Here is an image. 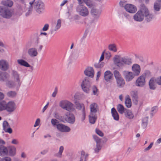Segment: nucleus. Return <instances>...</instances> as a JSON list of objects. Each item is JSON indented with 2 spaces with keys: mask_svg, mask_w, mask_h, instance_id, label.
<instances>
[{
  "mask_svg": "<svg viewBox=\"0 0 161 161\" xmlns=\"http://www.w3.org/2000/svg\"><path fill=\"white\" fill-rule=\"evenodd\" d=\"M153 142H151L150 145L147 147L146 148L144 151L145 152H146L147 151L149 150L152 147L153 145Z\"/></svg>",
  "mask_w": 161,
  "mask_h": 161,
  "instance_id": "nucleus-61",
  "label": "nucleus"
},
{
  "mask_svg": "<svg viewBox=\"0 0 161 161\" xmlns=\"http://www.w3.org/2000/svg\"><path fill=\"white\" fill-rule=\"evenodd\" d=\"M61 20L60 19H58L57 21V23L54 29L51 30V34L52 35H54L56 33V31H57L60 27L61 26Z\"/></svg>",
  "mask_w": 161,
  "mask_h": 161,
  "instance_id": "nucleus-24",
  "label": "nucleus"
},
{
  "mask_svg": "<svg viewBox=\"0 0 161 161\" xmlns=\"http://www.w3.org/2000/svg\"><path fill=\"white\" fill-rule=\"evenodd\" d=\"M92 92L94 95H97L98 94V90L95 86H93L92 87Z\"/></svg>",
  "mask_w": 161,
  "mask_h": 161,
  "instance_id": "nucleus-52",
  "label": "nucleus"
},
{
  "mask_svg": "<svg viewBox=\"0 0 161 161\" xmlns=\"http://www.w3.org/2000/svg\"><path fill=\"white\" fill-rule=\"evenodd\" d=\"M108 48L109 50L111 51L115 52L117 51L116 46L114 44H110L108 45Z\"/></svg>",
  "mask_w": 161,
  "mask_h": 161,
  "instance_id": "nucleus-45",
  "label": "nucleus"
},
{
  "mask_svg": "<svg viewBox=\"0 0 161 161\" xmlns=\"http://www.w3.org/2000/svg\"><path fill=\"white\" fill-rule=\"evenodd\" d=\"M113 77V74L110 71H106L104 73V78L107 82H110Z\"/></svg>",
  "mask_w": 161,
  "mask_h": 161,
  "instance_id": "nucleus-19",
  "label": "nucleus"
},
{
  "mask_svg": "<svg viewBox=\"0 0 161 161\" xmlns=\"http://www.w3.org/2000/svg\"><path fill=\"white\" fill-rule=\"evenodd\" d=\"M65 115L66 117L65 120L66 121L71 124L74 123L75 119L74 115L73 114L69 112H67L65 114Z\"/></svg>",
  "mask_w": 161,
  "mask_h": 161,
  "instance_id": "nucleus-11",
  "label": "nucleus"
},
{
  "mask_svg": "<svg viewBox=\"0 0 161 161\" xmlns=\"http://www.w3.org/2000/svg\"><path fill=\"white\" fill-rule=\"evenodd\" d=\"M91 14L92 17L93 18L94 21L97 20L99 18L101 13V11L99 10L93 8L91 10Z\"/></svg>",
  "mask_w": 161,
  "mask_h": 161,
  "instance_id": "nucleus-16",
  "label": "nucleus"
},
{
  "mask_svg": "<svg viewBox=\"0 0 161 161\" xmlns=\"http://www.w3.org/2000/svg\"><path fill=\"white\" fill-rule=\"evenodd\" d=\"M117 110L119 114H123L125 111L127 109H125L123 106L121 104H119L117 106Z\"/></svg>",
  "mask_w": 161,
  "mask_h": 161,
  "instance_id": "nucleus-39",
  "label": "nucleus"
},
{
  "mask_svg": "<svg viewBox=\"0 0 161 161\" xmlns=\"http://www.w3.org/2000/svg\"><path fill=\"white\" fill-rule=\"evenodd\" d=\"M28 53L29 55L31 57H35L38 55L37 49L35 47L29 49L28 51Z\"/></svg>",
  "mask_w": 161,
  "mask_h": 161,
  "instance_id": "nucleus-20",
  "label": "nucleus"
},
{
  "mask_svg": "<svg viewBox=\"0 0 161 161\" xmlns=\"http://www.w3.org/2000/svg\"><path fill=\"white\" fill-rule=\"evenodd\" d=\"M143 75H142L137 79L135 84L137 86L142 87L145 85L146 82V78Z\"/></svg>",
  "mask_w": 161,
  "mask_h": 161,
  "instance_id": "nucleus-12",
  "label": "nucleus"
},
{
  "mask_svg": "<svg viewBox=\"0 0 161 161\" xmlns=\"http://www.w3.org/2000/svg\"><path fill=\"white\" fill-rule=\"evenodd\" d=\"M111 113L114 119L116 120H118L119 119V114L114 108H113L111 109Z\"/></svg>",
  "mask_w": 161,
  "mask_h": 161,
  "instance_id": "nucleus-31",
  "label": "nucleus"
},
{
  "mask_svg": "<svg viewBox=\"0 0 161 161\" xmlns=\"http://www.w3.org/2000/svg\"><path fill=\"white\" fill-rule=\"evenodd\" d=\"M143 11L144 18L146 21L150 22L155 18V16L153 14L150 13L147 8L145 5Z\"/></svg>",
  "mask_w": 161,
  "mask_h": 161,
  "instance_id": "nucleus-8",
  "label": "nucleus"
},
{
  "mask_svg": "<svg viewBox=\"0 0 161 161\" xmlns=\"http://www.w3.org/2000/svg\"><path fill=\"white\" fill-rule=\"evenodd\" d=\"M89 80L90 79L88 77H85L81 84L82 90L87 93H89L90 88L91 87V83Z\"/></svg>",
  "mask_w": 161,
  "mask_h": 161,
  "instance_id": "nucleus-5",
  "label": "nucleus"
},
{
  "mask_svg": "<svg viewBox=\"0 0 161 161\" xmlns=\"http://www.w3.org/2000/svg\"><path fill=\"white\" fill-rule=\"evenodd\" d=\"M102 146L100 143H97L96 147L94 149L95 152L96 153H98L99 151L101 150L102 148Z\"/></svg>",
  "mask_w": 161,
  "mask_h": 161,
  "instance_id": "nucleus-50",
  "label": "nucleus"
},
{
  "mask_svg": "<svg viewBox=\"0 0 161 161\" xmlns=\"http://www.w3.org/2000/svg\"><path fill=\"white\" fill-rule=\"evenodd\" d=\"M8 150L9 152L10 156H14L16 153V149L15 147L13 146H10L8 147Z\"/></svg>",
  "mask_w": 161,
  "mask_h": 161,
  "instance_id": "nucleus-38",
  "label": "nucleus"
},
{
  "mask_svg": "<svg viewBox=\"0 0 161 161\" xmlns=\"http://www.w3.org/2000/svg\"><path fill=\"white\" fill-rule=\"evenodd\" d=\"M94 70L93 68L91 67H88L84 71V74L86 76L93 78L94 76Z\"/></svg>",
  "mask_w": 161,
  "mask_h": 161,
  "instance_id": "nucleus-17",
  "label": "nucleus"
},
{
  "mask_svg": "<svg viewBox=\"0 0 161 161\" xmlns=\"http://www.w3.org/2000/svg\"><path fill=\"white\" fill-rule=\"evenodd\" d=\"M123 74L126 81H129L134 77L135 75L131 72L127 71H124Z\"/></svg>",
  "mask_w": 161,
  "mask_h": 161,
  "instance_id": "nucleus-14",
  "label": "nucleus"
},
{
  "mask_svg": "<svg viewBox=\"0 0 161 161\" xmlns=\"http://www.w3.org/2000/svg\"><path fill=\"white\" fill-rule=\"evenodd\" d=\"M5 101L2 100L0 102V112L5 110Z\"/></svg>",
  "mask_w": 161,
  "mask_h": 161,
  "instance_id": "nucleus-49",
  "label": "nucleus"
},
{
  "mask_svg": "<svg viewBox=\"0 0 161 161\" xmlns=\"http://www.w3.org/2000/svg\"><path fill=\"white\" fill-rule=\"evenodd\" d=\"M58 89L57 87H56L54 91L52 93V96L53 97H55L57 93Z\"/></svg>",
  "mask_w": 161,
  "mask_h": 161,
  "instance_id": "nucleus-63",
  "label": "nucleus"
},
{
  "mask_svg": "<svg viewBox=\"0 0 161 161\" xmlns=\"http://www.w3.org/2000/svg\"><path fill=\"white\" fill-rule=\"evenodd\" d=\"M125 8L127 11L130 13H134L137 11L136 7L130 4H126Z\"/></svg>",
  "mask_w": 161,
  "mask_h": 161,
  "instance_id": "nucleus-15",
  "label": "nucleus"
},
{
  "mask_svg": "<svg viewBox=\"0 0 161 161\" xmlns=\"http://www.w3.org/2000/svg\"><path fill=\"white\" fill-rule=\"evenodd\" d=\"M90 114H96L98 109V107L97 104L93 103L91 104L90 106Z\"/></svg>",
  "mask_w": 161,
  "mask_h": 161,
  "instance_id": "nucleus-22",
  "label": "nucleus"
},
{
  "mask_svg": "<svg viewBox=\"0 0 161 161\" xmlns=\"http://www.w3.org/2000/svg\"><path fill=\"white\" fill-rule=\"evenodd\" d=\"M8 68V63L4 60H0V69L3 70H6Z\"/></svg>",
  "mask_w": 161,
  "mask_h": 161,
  "instance_id": "nucleus-23",
  "label": "nucleus"
},
{
  "mask_svg": "<svg viewBox=\"0 0 161 161\" xmlns=\"http://www.w3.org/2000/svg\"><path fill=\"white\" fill-rule=\"evenodd\" d=\"M97 119V116L96 114H90L89 115V122L91 124H94Z\"/></svg>",
  "mask_w": 161,
  "mask_h": 161,
  "instance_id": "nucleus-36",
  "label": "nucleus"
},
{
  "mask_svg": "<svg viewBox=\"0 0 161 161\" xmlns=\"http://www.w3.org/2000/svg\"><path fill=\"white\" fill-rule=\"evenodd\" d=\"M16 108L15 103L13 101L7 102L5 101V110L9 114L13 112Z\"/></svg>",
  "mask_w": 161,
  "mask_h": 161,
  "instance_id": "nucleus-7",
  "label": "nucleus"
},
{
  "mask_svg": "<svg viewBox=\"0 0 161 161\" xmlns=\"http://www.w3.org/2000/svg\"><path fill=\"white\" fill-rule=\"evenodd\" d=\"M114 77L116 79H116H118L120 78H122L121 75L120 74L118 70H115L114 71Z\"/></svg>",
  "mask_w": 161,
  "mask_h": 161,
  "instance_id": "nucleus-51",
  "label": "nucleus"
},
{
  "mask_svg": "<svg viewBox=\"0 0 161 161\" xmlns=\"http://www.w3.org/2000/svg\"><path fill=\"white\" fill-rule=\"evenodd\" d=\"M76 108L79 109L80 110L82 108V110H85V106L83 104H81L79 102L75 103Z\"/></svg>",
  "mask_w": 161,
  "mask_h": 161,
  "instance_id": "nucleus-44",
  "label": "nucleus"
},
{
  "mask_svg": "<svg viewBox=\"0 0 161 161\" xmlns=\"http://www.w3.org/2000/svg\"><path fill=\"white\" fill-rule=\"evenodd\" d=\"M14 14L13 10L7 7L0 6V16L4 19H10Z\"/></svg>",
  "mask_w": 161,
  "mask_h": 161,
  "instance_id": "nucleus-2",
  "label": "nucleus"
},
{
  "mask_svg": "<svg viewBox=\"0 0 161 161\" xmlns=\"http://www.w3.org/2000/svg\"><path fill=\"white\" fill-rule=\"evenodd\" d=\"M104 64V62L99 61L98 63H95L94 64V66L96 68H101L103 66Z\"/></svg>",
  "mask_w": 161,
  "mask_h": 161,
  "instance_id": "nucleus-47",
  "label": "nucleus"
},
{
  "mask_svg": "<svg viewBox=\"0 0 161 161\" xmlns=\"http://www.w3.org/2000/svg\"><path fill=\"white\" fill-rule=\"evenodd\" d=\"M59 105L63 109L69 111H73L75 110L73 104L67 100L61 101Z\"/></svg>",
  "mask_w": 161,
  "mask_h": 161,
  "instance_id": "nucleus-3",
  "label": "nucleus"
},
{
  "mask_svg": "<svg viewBox=\"0 0 161 161\" xmlns=\"http://www.w3.org/2000/svg\"><path fill=\"white\" fill-rule=\"evenodd\" d=\"M8 74L6 72H3L0 71V80L5 81L8 77Z\"/></svg>",
  "mask_w": 161,
  "mask_h": 161,
  "instance_id": "nucleus-37",
  "label": "nucleus"
},
{
  "mask_svg": "<svg viewBox=\"0 0 161 161\" xmlns=\"http://www.w3.org/2000/svg\"><path fill=\"white\" fill-rule=\"evenodd\" d=\"M3 128L4 131L6 129L10 127V125L7 121H4L3 122Z\"/></svg>",
  "mask_w": 161,
  "mask_h": 161,
  "instance_id": "nucleus-53",
  "label": "nucleus"
},
{
  "mask_svg": "<svg viewBox=\"0 0 161 161\" xmlns=\"http://www.w3.org/2000/svg\"><path fill=\"white\" fill-rule=\"evenodd\" d=\"M12 75L15 82H16L17 88H19L22 82L20 74L17 71L13 69L12 70Z\"/></svg>",
  "mask_w": 161,
  "mask_h": 161,
  "instance_id": "nucleus-6",
  "label": "nucleus"
},
{
  "mask_svg": "<svg viewBox=\"0 0 161 161\" xmlns=\"http://www.w3.org/2000/svg\"><path fill=\"white\" fill-rule=\"evenodd\" d=\"M148 117H144L142 120V125L143 128H145L147 126L148 123Z\"/></svg>",
  "mask_w": 161,
  "mask_h": 161,
  "instance_id": "nucleus-42",
  "label": "nucleus"
},
{
  "mask_svg": "<svg viewBox=\"0 0 161 161\" xmlns=\"http://www.w3.org/2000/svg\"><path fill=\"white\" fill-rule=\"evenodd\" d=\"M88 156L87 154L85 153L84 151H81L79 161H87L88 159Z\"/></svg>",
  "mask_w": 161,
  "mask_h": 161,
  "instance_id": "nucleus-35",
  "label": "nucleus"
},
{
  "mask_svg": "<svg viewBox=\"0 0 161 161\" xmlns=\"http://www.w3.org/2000/svg\"><path fill=\"white\" fill-rule=\"evenodd\" d=\"M156 81L154 78H152L150 80L149 82V88L151 90H154L156 89L157 86Z\"/></svg>",
  "mask_w": 161,
  "mask_h": 161,
  "instance_id": "nucleus-25",
  "label": "nucleus"
},
{
  "mask_svg": "<svg viewBox=\"0 0 161 161\" xmlns=\"http://www.w3.org/2000/svg\"><path fill=\"white\" fill-rule=\"evenodd\" d=\"M51 124L53 126H56L57 124L58 123V121L56 119H52L51 121Z\"/></svg>",
  "mask_w": 161,
  "mask_h": 161,
  "instance_id": "nucleus-54",
  "label": "nucleus"
},
{
  "mask_svg": "<svg viewBox=\"0 0 161 161\" xmlns=\"http://www.w3.org/2000/svg\"><path fill=\"white\" fill-rule=\"evenodd\" d=\"M144 5H142L140 7V10H138L133 16V19L135 21L142 22L144 19L143 10Z\"/></svg>",
  "mask_w": 161,
  "mask_h": 161,
  "instance_id": "nucleus-4",
  "label": "nucleus"
},
{
  "mask_svg": "<svg viewBox=\"0 0 161 161\" xmlns=\"http://www.w3.org/2000/svg\"><path fill=\"white\" fill-rule=\"evenodd\" d=\"M18 64L20 65L26 67H30L31 66L25 61L22 59H19L17 60Z\"/></svg>",
  "mask_w": 161,
  "mask_h": 161,
  "instance_id": "nucleus-34",
  "label": "nucleus"
},
{
  "mask_svg": "<svg viewBox=\"0 0 161 161\" xmlns=\"http://www.w3.org/2000/svg\"><path fill=\"white\" fill-rule=\"evenodd\" d=\"M114 64L119 68L125 67L126 65H130L132 63L131 58L127 57L120 58L118 55L115 56L114 58Z\"/></svg>",
  "mask_w": 161,
  "mask_h": 161,
  "instance_id": "nucleus-1",
  "label": "nucleus"
},
{
  "mask_svg": "<svg viewBox=\"0 0 161 161\" xmlns=\"http://www.w3.org/2000/svg\"><path fill=\"white\" fill-rule=\"evenodd\" d=\"M132 100L136 104L138 103V93L137 91H132L130 92Z\"/></svg>",
  "mask_w": 161,
  "mask_h": 161,
  "instance_id": "nucleus-26",
  "label": "nucleus"
},
{
  "mask_svg": "<svg viewBox=\"0 0 161 161\" xmlns=\"http://www.w3.org/2000/svg\"><path fill=\"white\" fill-rule=\"evenodd\" d=\"M132 70L135 75L138 76L140 72V67L138 64H134L132 66Z\"/></svg>",
  "mask_w": 161,
  "mask_h": 161,
  "instance_id": "nucleus-21",
  "label": "nucleus"
},
{
  "mask_svg": "<svg viewBox=\"0 0 161 161\" xmlns=\"http://www.w3.org/2000/svg\"><path fill=\"white\" fill-rule=\"evenodd\" d=\"M64 150V147L63 146H60L59 147L58 152L57 153L55 154L54 156L58 158H61Z\"/></svg>",
  "mask_w": 161,
  "mask_h": 161,
  "instance_id": "nucleus-41",
  "label": "nucleus"
},
{
  "mask_svg": "<svg viewBox=\"0 0 161 161\" xmlns=\"http://www.w3.org/2000/svg\"><path fill=\"white\" fill-rule=\"evenodd\" d=\"M158 110V107L157 106L152 107L151 109L150 115L151 117L157 112Z\"/></svg>",
  "mask_w": 161,
  "mask_h": 161,
  "instance_id": "nucleus-43",
  "label": "nucleus"
},
{
  "mask_svg": "<svg viewBox=\"0 0 161 161\" xmlns=\"http://www.w3.org/2000/svg\"><path fill=\"white\" fill-rule=\"evenodd\" d=\"M83 1L89 7H91L92 6V4L90 0H83Z\"/></svg>",
  "mask_w": 161,
  "mask_h": 161,
  "instance_id": "nucleus-58",
  "label": "nucleus"
},
{
  "mask_svg": "<svg viewBox=\"0 0 161 161\" xmlns=\"http://www.w3.org/2000/svg\"><path fill=\"white\" fill-rule=\"evenodd\" d=\"M125 103L126 106L128 108H130L131 106V99L128 97L126 98L125 100Z\"/></svg>",
  "mask_w": 161,
  "mask_h": 161,
  "instance_id": "nucleus-48",
  "label": "nucleus"
},
{
  "mask_svg": "<svg viewBox=\"0 0 161 161\" xmlns=\"http://www.w3.org/2000/svg\"><path fill=\"white\" fill-rule=\"evenodd\" d=\"M57 128L59 131L62 132H68L71 130L69 126L61 124H58Z\"/></svg>",
  "mask_w": 161,
  "mask_h": 161,
  "instance_id": "nucleus-13",
  "label": "nucleus"
},
{
  "mask_svg": "<svg viewBox=\"0 0 161 161\" xmlns=\"http://www.w3.org/2000/svg\"><path fill=\"white\" fill-rule=\"evenodd\" d=\"M153 9L154 12L156 14L157 12L159 11L161 9V2H156L154 4Z\"/></svg>",
  "mask_w": 161,
  "mask_h": 161,
  "instance_id": "nucleus-30",
  "label": "nucleus"
},
{
  "mask_svg": "<svg viewBox=\"0 0 161 161\" xmlns=\"http://www.w3.org/2000/svg\"><path fill=\"white\" fill-rule=\"evenodd\" d=\"M142 75H144L143 76L146 78V77H148L151 76V72L149 70H146Z\"/></svg>",
  "mask_w": 161,
  "mask_h": 161,
  "instance_id": "nucleus-57",
  "label": "nucleus"
},
{
  "mask_svg": "<svg viewBox=\"0 0 161 161\" xmlns=\"http://www.w3.org/2000/svg\"><path fill=\"white\" fill-rule=\"evenodd\" d=\"M3 6L11 7L13 4V2L10 0H3L1 2Z\"/></svg>",
  "mask_w": 161,
  "mask_h": 161,
  "instance_id": "nucleus-28",
  "label": "nucleus"
},
{
  "mask_svg": "<svg viewBox=\"0 0 161 161\" xmlns=\"http://www.w3.org/2000/svg\"><path fill=\"white\" fill-rule=\"evenodd\" d=\"M156 82L159 85H161V76H159L155 79Z\"/></svg>",
  "mask_w": 161,
  "mask_h": 161,
  "instance_id": "nucleus-60",
  "label": "nucleus"
},
{
  "mask_svg": "<svg viewBox=\"0 0 161 161\" xmlns=\"http://www.w3.org/2000/svg\"><path fill=\"white\" fill-rule=\"evenodd\" d=\"M35 0H34L32 2H29L30 6H29L28 9V11L25 14V16H28L30 14H31L32 12L33 9V4Z\"/></svg>",
  "mask_w": 161,
  "mask_h": 161,
  "instance_id": "nucleus-40",
  "label": "nucleus"
},
{
  "mask_svg": "<svg viewBox=\"0 0 161 161\" xmlns=\"http://www.w3.org/2000/svg\"><path fill=\"white\" fill-rule=\"evenodd\" d=\"M95 131L96 133L100 136L103 137V134L102 131L98 129H96Z\"/></svg>",
  "mask_w": 161,
  "mask_h": 161,
  "instance_id": "nucleus-59",
  "label": "nucleus"
},
{
  "mask_svg": "<svg viewBox=\"0 0 161 161\" xmlns=\"http://www.w3.org/2000/svg\"><path fill=\"white\" fill-rule=\"evenodd\" d=\"M116 80L117 84V86L118 87H122L124 86L125 82V80L122 77L116 79Z\"/></svg>",
  "mask_w": 161,
  "mask_h": 161,
  "instance_id": "nucleus-33",
  "label": "nucleus"
},
{
  "mask_svg": "<svg viewBox=\"0 0 161 161\" xmlns=\"http://www.w3.org/2000/svg\"><path fill=\"white\" fill-rule=\"evenodd\" d=\"M16 92L14 91H9L7 93V96L13 98L15 97L16 95Z\"/></svg>",
  "mask_w": 161,
  "mask_h": 161,
  "instance_id": "nucleus-46",
  "label": "nucleus"
},
{
  "mask_svg": "<svg viewBox=\"0 0 161 161\" xmlns=\"http://www.w3.org/2000/svg\"><path fill=\"white\" fill-rule=\"evenodd\" d=\"M35 8L36 12L39 14H41L45 9L44 3L41 0H38L35 3Z\"/></svg>",
  "mask_w": 161,
  "mask_h": 161,
  "instance_id": "nucleus-10",
  "label": "nucleus"
},
{
  "mask_svg": "<svg viewBox=\"0 0 161 161\" xmlns=\"http://www.w3.org/2000/svg\"><path fill=\"white\" fill-rule=\"evenodd\" d=\"M18 10L20 12H24L25 10L26 5L24 0H20V4L17 6Z\"/></svg>",
  "mask_w": 161,
  "mask_h": 161,
  "instance_id": "nucleus-18",
  "label": "nucleus"
},
{
  "mask_svg": "<svg viewBox=\"0 0 161 161\" xmlns=\"http://www.w3.org/2000/svg\"><path fill=\"white\" fill-rule=\"evenodd\" d=\"M49 25L48 24H46L42 29V31H47L48 29Z\"/></svg>",
  "mask_w": 161,
  "mask_h": 161,
  "instance_id": "nucleus-62",
  "label": "nucleus"
},
{
  "mask_svg": "<svg viewBox=\"0 0 161 161\" xmlns=\"http://www.w3.org/2000/svg\"><path fill=\"white\" fill-rule=\"evenodd\" d=\"M93 137L94 140L97 143H100L101 142V139L97 136L94 135L93 136Z\"/></svg>",
  "mask_w": 161,
  "mask_h": 161,
  "instance_id": "nucleus-56",
  "label": "nucleus"
},
{
  "mask_svg": "<svg viewBox=\"0 0 161 161\" xmlns=\"http://www.w3.org/2000/svg\"><path fill=\"white\" fill-rule=\"evenodd\" d=\"M16 82L10 80L8 81L6 83L7 86L9 88H14L15 87L17 90H18L19 88H17Z\"/></svg>",
  "mask_w": 161,
  "mask_h": 161,
  "instance_id": "nucleus-32",
  "label": "nucleus"
},
{
  "mask_svg": "<svg viewBox=\"0 0 161 161\" xmlns=\"http://www.w3.org/2000/svg\"><path fill=\"white\" fill-rule=\"evenodd\" d=\"M76 10L80 15L83 17L86 16L89 14L87 8L82 5L78 6L77 7Z\"/></svg>",
  "mask_w": 161,
  "mask_h": 161,
  "instance_id": "nucleus-9",
  "label": "nucleus"
},
{
  "mask_svg": "<svg viewBox=\"0 0 161 161\" xmlns=\"http://www.w3.org/2000/svg\"><path fill=\"white\" fill-rule=\"evenodd\" d=\"M60 115H59L57 113H55L54 114L55 118L56 119H58L61 120V121L63 122H64V120H63L62 119V117Z\"/></svg>",
  "mask_w": 161,
  "mask_h": 161,
  "instance_id": "nucleus-55",
  "label": "nucleus"
},
{
  "mask_svg": "<svg viewBox=\"0 0 161 161\" xmlns=\"http://www.w3.org/2000/svg\"><path fill=\"white\" fill-rule=\"evenodd\" d=\"M11 158L8 157H5V158H3L1 159V161H11Z\"/></svg>",
  "mask_w": 161,
  "mask_h": 161,
  "instance_id": "nucleus-64",
  "label": "nucleus"
},
{
  "mask_svg": "<svg viewBox=\"0 0 161 161\" xmlns=\"http://www.w3.org/2000/svg\"><path fill=\"white\" fill-rule=\"evenodd\" d=\"M8 153V150L7 148L3 145L0 146V155L3 156L7 155Z\"/></svg>",
  "mask_w": 161,
  "mask_h": 161,
  "instance_id": "nucleus-29",
  "label": "nucleus"
},
{
  "mask_svg": "<svg viewBox=\"0 0 161 161\" xmlns=\"http://www.w3.org/2000/svg\"><path fill=\"white\" fill-rule=\"evenodd\" d=\"M124 114L125 117L129 119H131L134 118V115L132 111L130 110L127 109Z\"/></svg>",
  "mask_w": 161,
  "mask_h": 161,
  "instance_id": "nucleus-27",
  "label": "nucleus"
}]
</instances>
